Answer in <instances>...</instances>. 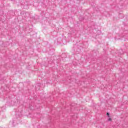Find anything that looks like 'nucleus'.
I'll return each instance as SVG.
<instances>
[{"mask_svg":"<svg viewBox=\"0 0 128 128\" xmlns=\"http://www.w3.org/2000/svg\"><path fill=\"white\" fill-rule=\"evenodd\" d=\"M106 115L108 116H110V114L108 112L106 113Z\"/></svg>","mask_w":128,"mask_h":128,"instance_id":"f03ea898","label":"nucleus"},{"mask_svg":"<svg viewBox=\"0 0 128 128\" xmlns=\"http://www.w3.org/2000/svg\"><path fill=\"white\" fill-rule=\"evenodd\" d=\"M108 120L109 121V122H112V118H109L108 119Z\"/></svg>","mask_w":128,"mask_h":128,"instance_id":"f257e3e1","label":"nucleus"}]
</instances>
